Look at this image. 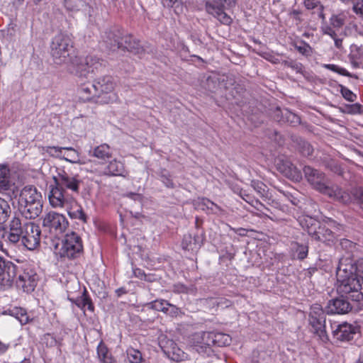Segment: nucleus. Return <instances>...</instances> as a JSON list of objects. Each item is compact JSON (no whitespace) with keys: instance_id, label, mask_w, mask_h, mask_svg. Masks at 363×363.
Returning a JSON list of instances; mask_svg holds the SVG:
<instances>
[{"instance_id":"obj_1","label":"nucleus","mask_w":363,"mask_h":363,"mask_svg":"<svg viewBox=\"0 0 363 363\" xmlns=\"http://www.w3.org/2000/svg\"><path fill=\"white\" fill-rule=\"evenodd\" d=\"M337 292L341 298L330 300L327 312L331 314H345L352 307L348 301H363V258L354 260L350 256L342 257L336 270Z\"/></svg>"},{"instance_id":"obj_2","label":"nucleus","mask_w":363,"mask_h":363,"mask_svg":"<svg viewBox=\"0 0 363 363\" xmlns=\"http://www.w3.org/2000/svg\"><path fill=\"white\" fill-rule=\"evenodd\" d=\"M50 55L56 65L70 66L77 77L82 80L89 79L95 69L101 66L96 57H80L76 55L71 37L64 33L55 35L50 43Z\"/></svg>"},{"instance_id":"obj_3","label":"nucleus","mask_w":363,"mask_h":363,"mask_svg":"<svg viewBox=\"0 0 363 363\" xmlns=\"http://www.w3.org/2000/svg\"><path fill=\"white\" fill-rule=\"evenodd\" d=\"M303 172L307 181L320 193L343 203L352 201V196L348 192L342 191L337 186H330L328 178L323 172L310 166H306Z\"/></svg>"},{"instance_id":"obj_4","label":"nucleus","mask_w":363,"mask_h":363,"mask_svg":"<svg viewBox=\"0 0 363 363\" xmlns=\"http://www.w3.org/2000/svg\"><path fill=\"white\" fill-rule=\"evenodd\" d=\"M342 226L336 225L335 221L330 220L327 224L320 225L315 222L308 227V233L317 241L330 245L335 243L337 237L340 236Z\"/></svg>"},{"instance_id":"obj_5","label":"nucleus","mask_w":363,"mask_h":363,"mask_svg":"<svg viewBox=\"0 0 363 363\" xmlns=\"http://www.w3.org/2000/svg\"><path fill=\"white\" fill-rule=\"evenodd\" d=\"M77 97L82 102H94L99 104H108L117 99L116 94L109 95L101 99L94 82L82 84L77 91Z\"/></svg>"},{"instance_id":"obj_6","label":"nucleus","mask_w":363,"mask_h":363,"mask_svg":"<svg viewBox=\"0 0 363 363\" xmlns=\"http://www.w3.org/2000/svg\"><path fill=\"white\" fill-rule=\"evenodd\" d=\"M83 251L82 241L79 235L74 232L66 234L60 250L61 257L76 258Z\"/></svg>"},{"instance_id":"obj_7","label":"nucleus","mask_w":363,"mask_h":363,"mask_svg":"<svg viewBox=\"0 0 363 363\" xmlns=\"http://www.w3.org/2000/svg\"><path fill=\"white\" fill-rule=\"evenodd\" d=\"M55 184L64 191L79 193L82 181L77 174L59 169L57 175L53 177Z\"/></svg>"},{"instance_id":"obj_8","label":"nucleus","mask_w":363,"mask_h":363,"mask_svg":"<svg viewBox=\"0 0 363 363\" xmlns=\"http://www.w3.org/2000/svg\"><path fill=\"white\" fill-rule=\"evenodd\" d=\"M41 230L38 225L26 221L24 222V230L21 242L28 250H34L40 246Z\"/></svg>"},{"instance_id":"obj_9","label":"nucleus","mask_w":363,"mask_h":363,"mask_svg":"<svg viewBox=\"0 0 363 363\" xmlns=\"http://www.w3.org/2000/svg\"><path fill=\"white\" fill-rule=\"evenodd\" d=\"M189 345L199 354L209 356L213 350L211 332H199L189 337Z\"/></svg>"},{"instance_id":"obj_10","label":"nucleus","mask_w":363,"mask_h":363,"mask_svg":"<svg viewBox=\"0 0 363 363\" xmlns=\"http://www.w3.org/2000/svg\"><path fill=\"white\" fill-rule=\"evenodd\" d=\"M68 224L67 219L64 215L55 211L48 213L43 219V226L56 235L63 233Z\"/></svg>"},{"instance_id":"obj_11","label":"nucleus","mask_w":363,"mask_h":363,"mask_svg":"<svg viewBox=\"0 0 363 363\" xmlns=\"http://www.w3.org/2000/svg\"><path fill=\"white\" fill-rule=\"evenodd\" d=\"M330 328L333 337L340 341H349L359 332V328L357 325L346 322L331 323Z\"/></svg>"},{"instance_id":"obj_12","label":"nucleus","mask_w":363,"mask_h":363,"mask_svg":"<svg viewBox=\"0 0 363 363\" xmlns=\"http://www.w3.org/2000/svg\"><path fill=\"white\" fill-rule=\"evenodd\" d=\"M38 281L36 272L30 267L23 268L18 275L16 285L24 292H31L35 289Z\"/></svg>"},{"instance_id":"obj_13","label":"nucleus","mask_w":363,"mask_h":363,"mask_svg":"<svg viewBox=\"0 0 363 363\" xmlns=\"http://www.w3.org/2000/svg\"><path fill=\"white\" fill-rule=\"evenodd\" d=\"M23 230L24 222L14 216L9 223V231L5 232L3 238L7 242L15 245L21 240Z\"/></svg>"},{"instance_id":"obj_14","label":"nucleus","mask_w":363,"mask_h":363,"mask_svg":"<svg viewBox=\"0 0 363 363\" xmlns=\"http://www.w3.org/2000/svg\"><path fill=\"white\" fill-rule=\"evenodd\" d=\"M50 188L48 199L50 206L55 208H63L72 196L55 184Z\"/></svg>"},{"instance_id":"obj_15","label":"nucleus","mask_w":363,"mask_h":363,"mask_svg":"<svg viewBox=\"0 0 363 363\" xmlns=\"http://www.w3.org/2000/svg\"><path fill=\"white\" fill-rule=\"evenodd\" d=\"M16 274V265L0 256V284L10 286Z\"/></svg>"},{"instance_id":"obj_16","label":"nucleus","mask_w":363,"mask_h":363,"mask_svg":"<svg viewBox=\"0 0 363 363\" xmlns=\"http://www.w3.org/2000/svg\"><path fill=\"white\" fill-rule=\"evenodd\" d=\"M94 82L101 99L105 96L116 94L113 92L116 82L111 76L106 75L99 77Z\"/></svg>"},{"instance_id":"obj_17","label":"nucleus","mask_w":363,"mask_h":363,"mask_svg":"<svg viewBox=\"0 0 363 363\" xmlns=\"http://www.w3.org/2000/svg\"><path fill=\"white\" fill-rule=\"evenodd\" d=\"M43 203L42 195L37 189L33 186H26L21 191L18 203Z\"/></svg>"},{"instance_id":"obj_18","label":"nucleus","mask_w":363,"mask_h":363,"mask_svg":"<svg viewBox=\"0 0 363 363\" xmlns=\"http://www.w3.org/2000/svg\"><path fill=\"white\" fill-rule=\"evenodd\" d=\"M18 211L26 219H35L42 213L43 203H18Z\"/></svg>"},{"instance_id":"obj_19","label":"nucleus","mask_w":363,"mask_h":363,"mask_svg":"<svg viewBox=\"0 0 363 363\" xmlns=\"http://www.w3.org/2000/svg\"><path fill=\"white\" fill-rule=\"evenodd\" d=\"M125 170L123 163L117 159L110 160L103 170L99 172L100 175L122 177H125Z\"/></svg>"},{"instance_id":"obj_20","label":"nucleus","mask_w":363,"mask_h":363,"mask_svg":"<svg viewBox=\"0 0 363 363\" xmlns=\"http://www.w3.org/2000/svg\"><path fill=\"white\" fill-rule=\"evenodd\" d=\"M277 165L279 170L287 178L296 182L301 179V172L289 160H282Z\"/></svg>"},{"instance_id":"obj_21","label":"nucleus","mask_w":363,"mask_h":363,"mask_svg":"<svg viewBox=\"0 0 363 363\" xmlns=\"http://www.w3.org/2000/svg\"><path fill=\"white\" fill-rule=\"evenodd\" d=\"M63 208L67 212L71 218L78 219L83 222L86 221V216L82 207L73 197L70 199Z\"/></svg>"},{"instance_id":"obj_22","label":"nucleus","mask_w":363,"mask_h":363,"mask_svg":"<svg viewBox=\"0 0 363 363\" xmlns=\"http://www.w3.org/2000/svg\"><path fill=\"white\" fill-rule=\"evenodd\" d=\"M309 323L320 340L327 342L328 337L325 331V317H309Z\"/></svg>"},{"instance_id":"obj_23","label":"nucleus","mask_w":363,"mask_h":363,"mask_svg":"<svg viewBox=\"0 0 363 363\" xmlns=\"http://www.w3.org/2000/svg\"><path fill=\"white\" fill-rule=\"evenodd\" d=\"M102 45H104L106 48L115 51L117 49H120L122 43H120V35L118 33L113 31H106L102 35Z\"/></svg>"},{"instance_id":"obj_24","label":"nucleus","mask_w":363,"mask_h":363,"mask_svg":"<svg viewBox=\"0 0 363 363\" xmlns=\"http://www.w3.org/2000/svg\"><path fill=\"white\" fill-rule=\"evenodd\" d=\"M89 155L101 161H107L112 158L113 151L107 143H102L94 147L89 152Z\"/></svg>"},{"instance_id":"obj_25","label":"nucleus","mask_w":363,"mask_h":363,"mask_svg":"<svg viewBox=\"0 0 363 363\" xmlns=\"http://www.w3.org/2000/svg\"><path fill=\"white\" fill-rule=\"evenodd\" d=\"M169 347L164 352L167 357L174 362H182L188 359L189 355L179 348L173 341L169 342Z\"/></svg>"},{"instance_id":"obj_26","label":"nucleus","mask_w":363,"mask_h":363,"mask_svg":"<svg viewBox=\"0 0 363 363\" xmlns=\"http://www.w3.org/2000/svg\"><path fill=\"white\" fill-rule=\"evenodd\" d=\"M223 6L206 4L207 11L217 18L222 23L228 25L231 23V18L223 10Z\"/></svg>"},{"instance_id":"obj_27","label":"nucleus","mask_w":363,"mask_h":363,"mask_svg":"<svg viewBox=\"0 0 363 363\" xmlns=\"http://www.w3.org/2000/svg\"><path fill=\"white\" fill-rule=\"evenodd\" d=\"M68 299L82 310L84 311L86 307H87V309L91 312H93L94 310V306L91 302V298L87 296L86 290L83 292L82 296L77 297V298L74 299L72 298H69Z\"/></svg>"},{"instance_id":"obj_28","label":"nucleus","mask_w":363,"mask_h":363,"mask_svg":"<svg viewBox=\"0 0 363 363\" xmlns=\"http://www.w3.org/2000/svg\"><path fill=\"white\" fill-rule=\"evenodd\" d=\"M96 350L98 358L101 363H116L111 353L103 341L99 342Z\"/></svg>"},{"instance_id":"obj_29","label":"nucleus","mask_w":363,"mask_h":363,"mask_svg":"<svg viewBox=\"0 0 363 363\" xmlns=\"http://www.w3.org/2000/svg\"><path fill=\"white\" fill-rule=\"evenodd\" d=\"M11 185L10 169L6 165H0V192L8 190Z\"/></svg>"},{"instance_id":"obj_30","label":"nucleus","mask_w":363,"mask_h":363,"mask_svg":"<svg viewBox=\"0 0 363 363\" xmlns=\"http://www.w3.org/2000/svg\"><path fill=\"white\" fill-rule=\"evenodd\" d=\"M120 43H122L121 48L129 52H138L139 43L132 35H125L120 38Z\"/></svg>"},{"instance_id":"obj_31","label":"nucleus","mask_w":363,"mask_h":363,"mask_svg":"<svg viewBox=\"0 0 363 363\" xmlns=\"http://www.w3.org/2000/svg\"><path fill=\"white\" fill-rule=\"evenodd\" d=\"M213 346L223 347L230 344L231 337L229 335L223 333H211Z\"/></svg>"},{"instance_id":"obj_32","label":"nucleus","mask_w":363,"mask_h":363,"mask_svg":"<svg viewBox=\"0 0 363 363\" xmlns=\"http://www.w3.org/2000/svg\"><path fill=\"white\" fill-rule=\"evenodd\" d=\"M9 314L18 320L21 325H26L31 320L26 311L22 308L11 309L9 310Z\"/></svg>"},{"instance_id":"obj_33","label":"nucleus","mask_w":363,"mask_h":363,"mask_svg":"<svg viewBox=\"0 0 363 363\" xmlns=\"http://www.w3.org/2000/svg\"><path fill=\"white\" fill-rule=\"evenodd\" d=\"M202 210H206L208 213L218 214L222 209L216 203L207 199H202L199 204Z\"/></svg>"},{"instance_id":"obj_34","label":"nucleus","mask_w":363,"mask_h":363,"mask_svg":"<svg viewBox=\"0 0 363 363\" xmlns=\"http://www.w3.org/2000/svg\"><path fill=\"white\" fill-rule=\"evenodd\" d=\"M11 211L8 201L0 197V223H4L7 220Z\"/></svg>"},{"instance_id":"obj_35","label":"nucleus","mask_w":363,"mask_h":363,"mask_svg":"<svg viewBox=\"0 0 363 363\" xmlns=\"http://www.w3.org/2000/svg\"><path fill=\"white\" fill-rule=\"evenodd\" d=\"M126 354L130 363H141L143 360V355L138 350L128 348L126 350Z\"/></svg>"},{"instance_id":"obj_36","label":"nucleus","mask_w":363,"mask_h":363,"mask_svg":"<svg viewBox=\"0 0 363 363\" xmlns=\"http://www.w3.org/2000/svg\"><path fill=\"white\" fill-rule=\"evenodd\" d=\"M65 147H57V146H46L42 147V151L43 153H47L50 156L61 157L62 150H65Z\"/></svg>"},{"instance_id":"obj_37","label":"nucleus","mask_w":363,"mask_h":363,"mask_svg":"<svg viewBox=\"0 0 363 363\" xmlns=\"http://www.w3.org/2000/svg\"><path fill=\"white\" fill-rule=\"evenodd\" d=\"M292 246L293 249L297 254L298 259L302 260L307 257L308 252V247L307 245H300L297 242H295L292 245Z\"/></svg>"},{"instance_id":"obj_38","label":"nucleus","mask_w":363,"mask_h":363,"mask_svg":"<svg viewBox=\"0 0 363 363\" xmlns=\"http://www.w3.org/2000/svg\"><path fill=\"white\" fill-rule=\"evenodd\" d=\"M281 113L286 121L292 125H296L301 123L300 117L287 109H285Z\"/></svg>"},{"instance_id":"obj_39","label":"nucleus","mask_w":363,"mask_h":363,"mask_svg":"<svg viewBox=\"0 0 363 363\" xmlns=\"http://www.w3.org/2000/svg\"><path fill=\"white\" fill-rule=\"evenodd\" d=\"M252 187L261 196L264 197L267 192V186L260 181H252Z\"/></svg>"},{"instance_id":"obj_40","label":"nucleus","mask_w":363,"mask_h":363,"mask_svg":"<svg viewBox=\"0 0 363 363\" xmlns=\"http://www.w3.org/2000/svg\"><path fill=\"white\" fill-rule=\"evenodd\" d=\"M65 150L69 151L70 152L67 155V157H64L66 161L71 163H79V156L77 150L71 147H65Z\"/></svg>"},{"instance_id":"obj_41","label":"nucleus","mask_w":363,"mask_h":363,"mask_svg":"<svg viewBox=\"0 0 363 363\" xmlns=\"http://www.w3.org/2000/svg\"><path fill=\"white\" fill-rule=\"evenodd\" d=\"M345 16L344 14L333 15L330 19L333 28L338 29L345 23Z\"/></svg>"},{"instance_id":"obj_42","label":"nucleus","mask_w":363,"mask_h":363,"mask_svg":"<svg viewBox=\"0 0 363 363\" xmlns=\"http://www.w3.org/2000/svg\"><path fill=\"white\" fill-rule=\"evenodd\" d=\"M282 64L287 67L291 68L293 70L296 71L297 73L302 74L304 71V67L303 65L300 62L294 61V60H284Z\"/></svg>"},{"instance_id":"obj_43","label":"nucleus","mask_w":363,"mask_h":363,"mask_svg":"<svg viewBox=\"0 0 363 363\" xmlns=\"http://www.w3.org/2000/svg\"><path fill=\"white\" fill-rule=\"evenodd\" d=\"M295 48L302 55L308 56L312 52L311 47L304 41L295 45Z\"/></svg>"},{"instance_id":"obj_44","label":"nucleus","mask_w":363,"mask_h":363,"mask_svg":"<svg viewBox=\"0 0 363 363\" xmlns=\"http://www.w3.org/2000/svg\"><path fill=\"white\" fill-rule=\"evenodd\" d=\"M149 306L152 309L164 313L166 306H168V302L164 299H159L150 302Z\"/></svg>"},{"instance_id":"obj_45","label":"nucleus","mask_w":363,"mask_h":363,"mask_svg":"<svg viewBox=\"0 0 363 363\" xmlns=\"http://www.w3.org/2000/svg\"><path fill=\"white\" fill-rule=\"evenodd\" d=\"M340 93L342 96L347 101L353 102L356 100L357 96L348 88L341 86Z\"/></svg>"},{"instance_id":"obj_46","label":"nucleus","mask_w":363,"mask_h":363,"mask_svg":"<svg viewBox=\"0 0 363 363\" xmlns=\"http://www.w3.org/2000/svg\"><path fill=\"white\" fill-rule=\"evenodd\" d=\"M325 317L323 310L320 305L315 303L313 304L311 308L309 317Z\"/></svg>"},{"instance_id":"obj_47","label":"nucleus","mask_w":363,"mask_h":363,"mask_svg":"<svg viewBox=\"0 0 363 363\" xmlns=\"http://www.w3.org/2000/svg\"><path fill=\"white\" fill-rule=\"evenodd\" d=\"M164 313L172 317H177L181 313V311L176 306L168 302V306H166Z\"/></svg>"},{"instance_id":"obj_48","label":"nucleus","mask_w":363,"mask_h":363,"mask_svg":"<svg viewBox=\"0 0 363 363\" xmlns=\"http://www.w3.org/2000/svg\"><path fill=\"white\" fill-rule=\"evenodd\" d=\"M324 67L330 70H332L335 72L339 73L341 75L348 76V77L350 76V74L349 73V72L347 69L340 67L337 65L328 64V65H325Z\"/></svg>"},{"instance_id":"obj_49","label":"nucleus","mask_w":363,"mask_h":363,"mask_svg":"<svg viewBox=\"0 0 363 363\" xmlns=\"http://www.w3.org/2000/svg\"><path fill=\"white\" fill-rule=\"evenodd\" d=\"M335 29L329 26L322 27L323 33L329 35L333 40L338 35Z\"/></svg>"},{"instance_id":"obj_50","label":"nucleus","mask_w":363,"mask_h":363,"mask_svg":"<svg viewBox=\"0 0 363 363\" xmlns=\"http://www.w3.org/2000/svg\"><path fill=\"white\" fill-rule=\"evenodd\" d=\"M347 113L350 114L361 113L363 111V106L359 104H354L348 106Z\"/></svg>"},{"instance_id":"obj_51","label":"nucleus","mask_w":363,"mask_h":363,"mask_svg":"<svg viewBox=\"0 0 363 363\" xmlns=\"http://www.w3.org/2000/svg\"><path fill=\"white\" fill-rule=\"evenodd\" d=\"M192 237L190 235H185L182 241V247L187 250H193L194 247L191 246Z\"/></svg>"},{"instance_id":"obj_52","label":"nucleus","mask_w":363,"mask_h":363,"mask_svg":"<svg viewBox=\"0 0 363 363\" xmlns=\"http://www.w3.org/2000/svg\"><path fill=\"white\" fill-rule=\"evenodd\" d=\"M63 5L65 8L68 11H76L77 10V6L73 0H62Z\"/></svg>"},{"instance_id":"obj_53","label":"nucleus","mask_w":363,"mask_h":363,"mask_svg":"<svg viewBox=\"0 0 363 363\" xmlns=\"http://www.w3.org/2000/svg\"><path fill=\"white\" fill-rule=\"evenodd\" d=\"M340 245L342 248L347 250H352V248L355 247V244L347 239L341 240Z\"/></svg>"},{"instance_id":"obj_54","label":"nucleus","mask_w":363,"mask_h":363,"mask_svg":"<svg viewBox=\"0 0 363 363\" xmlns=\"http://www.w3.org/2000/svg\"><path fill=\"white\" fill-rule=\"evenodd\" d=\"M353 9L357 13L363 14V0H357L354 4Z\"/></svg>"},{"instance_id":"obj_55","label":"nucleus","mask_w":363,"mask_h":363,"mask_svg":"<svg viewBox=\"0 0 363 363\" xmlns=\"http://www.w3.org/2000/svg\"><path fill=\"white\" fill-rule=\"evenodd\" d=\"M357 198L360 208L363 210V188H359L357 191Z\"/></svg>"},{"instance_id":"obj_56","label":"nucleus","mask_w":363,"mask_h":363,"mask_svg":"<svg viewBox=\"0 0 363 363\" xmlns=\"http://www.w3.org/2000/svg\"><path fill=\"white\" fill-rule=\"evenodd\" d=\"M318 1L315 0H305L304 6L307 9H313L317 6Z\"/></svg>"},{"instance_id":"obj_57","label":"nucleus","mask_w":363,"mask_h":363,"mask_svg":"<svg viewBox=\"0 0 363 363\" xmlns=\"http://www.w3.org/2000/svg\"><path fill=\"white\" fill-rule=\"evenodd\" d=\"M342 40H343V35H338L333 40L335 42V45L337 48L341 49L342 48Z\"/></svg>"},{"instance_id":"obj_58","label":"nucleus","mask_w":363,"mask_h":363,"mask_svg":"<svg viewBox=\"0 0 363 363\" xmlns=\"http://www.w3.org/2000/svg\"><path fill=\"white\" fill-rule=\"evenodd\" d=\"M284 196L286 197V199L290 201L292 204L297 205L298 200L294 198L292 195H291L289 193H283Z\"/></svg>"},{"instance_id":"obj_59","label":"nucleus","mask_w":363,"mask_h":363,"mask_svg":"<svg viewBox=\"0 0 363 363\" xmlns=\"http://www.w3.org/2000/svg\"><path fill=\"white\" fill-rule=\"evenodd\" d=\"M133 273L135 277H137L141 279H145V274L143 272V271H142L141 269H134Z\"/></svg>"},{"instance_id":"obj_60","label":"nucleus","mask_w":363,"mask_h":363,"mask_svg":"<svg viewBox=\"0 0 363 363\" xmlns=\"http://www.w3.org/2000/svg\"><path fill=\"white\" fill-rule=\"evenodd\" d=\"M10 345L0 341V354L5 353L9 348Z\"/></svg>"},{"instance_id":"obj_61","label":"nucleus","mask_w":363,"mask_h":363,"mask_svg":"<svg viewBox=\"0 0 363 363\" xmlns=\"http://www.w3.org/2000/svg\"><path fill=\"white\" fill-rule=\"evenodd\" d=\"M303 146H304L305 150L303 152V153L304 155H310L312 153L311 146L307 143H304Z\"/></svg>"},{"instance_id":"obj_62","label":"nucleus","mask_w":363,"mask_h":363,"mask_svg":"<svg viewBox=\"0 0 363 363\" xmlns=\"http://www.w3.org/2000/svg\"><path fill=\"white\" fill-rule=\"evenodd\" d=\"M163 183L165 184L166 186H167L169 188H173L174 187L173 182L171 179H168V178H165L163 180Z\"/></svg>"},{"instance_id":"obj_63","label":"nucleus","mask_w":363,"mask_h":363,"mask_svg":"<svg viewBox=\"0 0 363 363\" xmlns=\"http://www.w3.org/2000/svg\"><path fill=\"white\" fill-rule=\"evenodd\" d=\"M265 58L274 64H277L279 62L278 59L272 55H268V56L265 57Z\"/></svg>"},{"instance_id":"obj_64","label":"nucleus","mask_w":363,"mask_h":363,"mask_svg":"<svg viewBox=\"0 0 363 363\" xmlns=\"http://www.w3.org/2000/svg\"><path fill=\"white\" fill-rule=\"evenodd\" d=\"M215 4L218 6H224L225 3L230 1V0H212Z\"/></svg>"}]
</instances>
